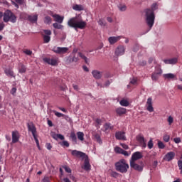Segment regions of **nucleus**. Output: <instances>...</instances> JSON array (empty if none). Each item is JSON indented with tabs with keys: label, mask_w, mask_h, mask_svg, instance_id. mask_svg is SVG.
Segmentation results:
<instances>
[{
	"label": "nucleus",
	"mask_w": 182,
	"mask_h": 182,
	"mask_svg": "<svg viewBox=\"0 0 182 182\" xmlns=\"http://www.w3.org/2000/svg\"><path fill=\"white\" fill-rule=\"evenodd\" d=\"M156 9H157V4L154 3L151 5V9H146L144 10L146 22L149 29H151L154 25V20L156 19V16L154 15V11H156Z\"/></svg>",
	"instance_id": "nucleus-1"
},
{
	"label": "nucleus",
	"mask_w": 182,
	"mask_h": 182,
	"mask_svg": "<svg viewBox=\"0 0 182 182\" xmlns=\"http://www.w3.org/2000/svg\"><path fill=\"white\" fill-rule=\"evenodd\" d=\"M68 25L70 28H74L75 31H77V29H85L87 23L83 20H78L77 17H73L68 21Z\"/></svg>",
	"instance_id": "nucleus-2"
},
{
	"label": "nucleus",
	"mask_w": 182,
	"mask_h": 182,
	"mask_svg": "<svg viewBox=\"0 0 182 182\" xmlns=\"http://www.w3.org/2000/svg\"><path fill=\"white\" fill-rule=\"evenodd\" d=\"M116 171H119V173H127L129 170V164L125 159H121L119 161L115 164Z\"/></svg>",
	"instance_id": "nucleus-3"
},
{
	"label": "nucleus",
	"mask_w": 182,
	"mask_h": 182,
	"mask_svg": "<svg viewBox=\"0 0 182 182\" xmlns=\"http://www.w3.org/2000/svg\"><path fill=\"white\" fill-rule=\"evenodd\" d=\"M3 21L4 22L15 23L16 22V16L11 10H7L4 12Z\"/></svg>",
	"instance_id": "nucleus-4"
},
{
	"label": "nucleus",
	"mask_w": 182,
	"mask_h": 182,
	"mask_svg": "<svg viewBox=\"0 0 182 182\" xmlns=\"http://www.w3.org/2000/svg\"><path fill=\"white\" fill-rule=\"evenodd\" d=\"M77 56L78 55L71 54L70 56L66 57L65 63H67V65H70V63H77V62H79V58Z\"/></svg>",
	"instance_id": "nucleus-5"
},
{
	"label": "nucleus",
	"mask_w": 182,
	"mask_h": 182,
	"mask_svg": "<svg viewBox=\"0 0 182 182\" xmlns=\"http://www.w3.org/2000/svg\"><path fill=\"white\" fill-rule=\"evenodd\" d=\"M136 140L139 143V146L142 147V149H146L147 147V141L144 139V136L139 134L136 136Z\"/></svg>",
	"instance_id": "nucleus-6"
},
{
	"label": "nucleus",
	"mask_w": 182,
	"mask_h": 182,
	"mask_svg": "<svg viewBox=\"0 0 182 182\" xmlns=\"http://www.w3.org/2000/svg\"><path fill=\"white\" fill-rule=\"evenodd\" d=\"M71 154L73 157H78L80 159H82V160L87 156L85 153L77 150L71 151Z\"/></svg>",
	"instance_id": "nucleus-7"
},
{
	"label": "nucleus",
	"mask_w": 182,
	"mask_h": 182,
	"mask_svg": "<svg viewBox=\"0 0 182 182\" xmlns=\"http://www.w3.org/2000/svg\"><path fill=\"white\" fill-rule=\"evenodd\" d=\"M130 167L136 171H143V165H139L134 161H130Z\"/></svg>",
	"instance_id": "nucleus-8"
},
{
	"label": "nucleus",
	"mask_w": 182,
	"mask_h": 182,
	"mask_svg": "<svg viewBox=\"0 0 182 182\" xmlns=\"http://www.w3.org/2000/svg\"><path fill=\"white\" fill-rule=\"evenodd\" d=\"M53 52H55V53H66L68 50H69V48L66 47H53L52 49Z\"/></svg>",
	"instance_id": "nucleus-9"
},
{
	"label": "nucleus",
	"mask_w": 182,
	"mask_h": 182,
	"mask_svg": "<svg viewBox=\"0 0 182 182\" xmlns=\"http://www.w3.org/2000/svg\"><path fill=\"white\" fill-rule=\"evenodd\" d=\"M140 159H143V154L140 151H136L132 154L130 161H137Z\"/></svg>",
	"instance_id": "nucleus-10"
},
{
	"label": "nucleus",
	"mask_w": 182,
	"mask_h": 182,
	"mask_svg": "<svg viewBox=\"0 0 182 182\" xmlns=\"http://www.w3.org/2000/svg\"><path fill=\"white\" fill-rule=\"evenodd\" d=\"M146 110H148V112H150V113L154 112V108L153 107V99H151V97L147 99Z\"/></svg>",
	"instance_id": "nucleus-11"
},
{
	"label": "nucleus",
	"mask_w": 182,
	"mask_h": 182,
	"mask_svg": "<svg viewBox=\"0 0 182 182\" xmlns=\"http://www.w3.org/2000/svg\"><path fill=\"white\" fill-rule=\"evenodd\" d=\"M27 127L28 132H31L33 136L36 135V127H35V124H33V122H28L27 124Z\"/></svg>",
	"instance_id": "nucleus-12"
},
{
	"label": "nucleus",
	"mask_w": 182,
	"mask_h": 182,
	"mask_svg": "<svg viewBox=\"0 0 182 182\" xmlns=\"http://www.w3.org/2000/svg\"><path fill=\"white\" fill-rule=\"evenodd\" d=\"M92 139L93 140H95V141H97V143H99V144H102V138H100V135L99 134L96 133V132L95 131H92Z\"/></svg>",
	"instance_id": "nucleus-13"
},
{
	"label": "nucleus",
	"mask_w": 182,
	"mask_h": 182,
	"mask_svg": "<svg viewBox=\"0 0 182 182\" xmlns=\"http://www.w3.org/2000/svg\"><path fill=\"white\" fill-rule=\"evenodd\" d=\"M122 38H123V36H118L117 37L111 36L108 38V41H109L110 45H114V43H116L117 42H119V41H120V39H122Z\"/></svg>",
	"instance_id": "nucleus-14"
},
{
	"label": "nucleus",
	"mask_w": 182,
	"mask_h": 182,
	"mask_svg": "<svg viewBox=\"0 0 182 182\" xmlns=\"http://www.w3.org/2000/svg\"><path fill=\"white\" fill-rule=\"evenodd\" d=\"M124 46H119L115 49V55L117 56H122V55H124Z\"/></svg>",
	"instance_id": "nucleus-15"
},
{
	"label": "nucleus",
	"mask_w": 182,
	"mask_h": 182,
	"mask_svg": "<svg viewBox=\"0 0 182 182\" xmlns=\"http://www.w3.org/2000/svg\"><path fill=\"white\" fill-rule=\"evenodd\" d=\"M92 75L95 79H102V76H103V73L97 70H92Z\"/></svg>",
	"instance_id": "nucleus-16"
},
{
	"label": "nucleus",
	"mask_w": 182,
	"mask_h": 182,
	"mask_svg": "<svg viewBox=\"0 0 182 182\" xmlns=\"http://www.w3.org/2000/svg\"><path fill=\"white\" fill-rule=\"evenodd\" d=\"M19 141V132L18 131L12 132V143H18Z\"/></svg>",
	"instance_id": "nucleus-17"
},
{
	"label": "nucleus",
	"mask_w": 182,
	"mask_h": 182,
	"mask_svg": "<svg viewBox=\"0 0 182 182\" xmlns=\"http://www.w3.org/2000/svg\"><path fill=\"white\" fill-rule=\"evenodd\" d=\"M178 61V60L177 59V58L165 59L163 60V62H164L166 65H176V63H177Z\"/></svg>",
	"instance_id": "nucleus-18"
},
{
	"label": "nucleus",
	"mask_w": 182,
	"mask_h": 182,
	"mask_svg": "<svg viewBox=\"0 0 182 182\" xmlns=\"http://www.w3.org/2000/svg\"><path fill=\"white\" fill-rule=\"evenodd\" d=\"M85 162H84V170L86 171H89L90 170V163H89V156L87 155L84 158Z\"/></svg>",
	"instance_id": "nucleus-19"
},
{
	"label": "nucleus",
	"mask_w": 182,
	"mask_h": 182,
	"mask_svg": "<svg viewBox=\"0 0 182 182\" xmlns=\"http://www.w3.org/2000/svg\"><path fill=\"white\" fill-rule=\"evenodd\" d=\"M43 62H45L46 63H48V65H51V66H55V65L58 63V62L56 61V60L55 59H50L48 58H44L43 59Z\"/></svg>",
	"instance_id": "nucleus-20"
},
{
	"label": "nucleus",
	"mask_w": 182,
	"mask_h": 182,
	"mask_svg": "<svg viewBox=\"0 0 182 182\" xmlns=\"http://www.w3.org/2000/svg\"><path fill=\"white\" fill-rule=\"evenodd\" d=\"M176 154L173 151L168 152L166 154L164 160L166 161H171L174 159Z\"/></svg>",
	"instance_id": "nucleus-21"
},
{
	"label": "nucleus",
	"mask_w": 182,
	"mask_h": 182,
	"mask_svg": "<svg viewBox=\"0 0 182 182\" xmlns=\"http://www.w3.org/2000/svg\"><path fill=\"white\" fill-rule=\"evenodd\" d=\"M115 137L117 140H126V136H124V132H116Z\"/></svg>",
	"instance_id": "nucleus-22"
},
{
	"label": "nucleus",
	"mask_w": 182,
	"mask_h": 182,
	"mask_svg": "<svg viewBox=\"0 0 182 182\" xmlns=\"http://www.w3.org/2000/svg\"><path fill=\"white\" fill-rule=\"evenodd\" d=\"M4 73L9 77H15V73H14V70H12V69L11 68H6L4 70Z\"/></svg>",
	"instance_id": "nucleus-23"
},
{
	"label": "nucleus",
	"mask_w": 182,
	"mask_h": 182,
	"mask_svg": "<svg viewBox=\"0 0 182 182\" xmlns=\"http://www.w3.org/2000/svg\"><path fill=\"white\" fill-rule=\"evenodd\" d=\"M51 16L54 18V21L58 22V23H63V17L60 16L59 14H52Z\"/></svg>",
	"instance_id": "nucleus-24"
},
{
	"label": "nucleus",
	"mask_w": 182,
	"mask_h": 182,
	"mask_svg": "<svg viewBox=\"0 0 182 182\" xmlns=\"http://www.w3.org/2000/svg\"><path fill=\"white\" fill-rule=\"evenodd\" d=\"M28 21H29V22H31V23H36V22H38V14L33 16L28 15Z\"/></svg>",
	"instance_id": "nucleus-25"
},
{
	"label": "nucleus",
	"mask_w": 182,
	"mask_h": 182,
	"mask_svg": "<svg viewBox=\"0 0 182 182\" xmlns=\"http://www.w3.org/2000/svg\"><path fill=\"white\" fill-rule=\"evenodd\" d=\"M163 73V70L161 69H159V72H156V73H154L151 75V79L152 80H159V76L160 75H161Z\"/></svg>",
	"instance_id": "nucleus-26"
},
{
	"label": "nucleus",
	"mask_w": 182,
	"mask_h": 182,
	"mask_svg": "<svg viewBox=\"0 0 182 182\" xmlns=\"http://www.w3.org/2000/svg\"><path fill=\"white\" fill-rule=\"evenodd\" d=\"M163 77L164 79H167L168 80H170V79H174L176 77V75L173 73L164 74Z\"/></svg>",
	"instance_id": "nucleus-27"
},
{
	"label": "nucleus",
	"mask_w": 182,
	"mask_h": 182,
	"mask_svg": "<svg viewBox=\"0 0 182 182\" xmlns=\"http://www.w3.org/2000/svg\"><path fill=\"white\" fill-rule=\"evenodd\" d=\"M116 113L119 114V116H122V114H126V108L119 107L116 109Z\"/></svg>",
	"instance_id": "nucleus-28"
},
{
	"label": "nucleus",
	"mask_w": 182,
	"mask_h": 182,
	"mask_svg": "<svg viewBox=\"0 0 182 182\" xmlns=\"http://www.w3.org/2000/svg\"><path fill=\"white\" fill-rule=\"evenodd\" d=\"M19 73H25L26 72V67L23 64L20 63L18 67Z\"/></svg>",
	"instance_id": "nucleus-29"
},
{
	"label": "nucleus",
	"mask_w": 182,
	"mask_h": 182,
	"mask_svg": "<svg viewBox=\"0 0 182 182\" xmlns=\"http://www.w3.org/2000/svg\"><path fill=\"white\" fill-rule=\"evenodd\" d=\"M73 9L74 11H84L85 7L82 5L75 4L73 6Z\"/></svg>",
	"instance_id": "nucleus-30"
},
{
	"label": "nucleus",
	"mask_w": 182,
	"mask_h": 182,
	"mask_svg": "<svg viewBox=\"0 0 182 182\" xmlns=\"http://www.w3.org/2000/svg\"><path fill=\"white\" fill-rule=\"evenodd\" d=\"M77 136L78 140H80L81 141H83L85 140V134L82 132H77Z\"/></svg>",
	"instance_id": "nucleus-31"
},
{
	"label": "nucleus",
	"mask_w": 182,
	"mask_h": 182,
	"mask_svg": "<svg viewBox=\"0 0 182 182\" xmlns=\"http://www.w3.org/2000/svg\"><path fill=\"white\" fill-rule=\"evenodd\" d=\"M44 23L46 25H50V23H52V18L49 16L44 17Z\"/></svg>",
	"instance_id": "nucleus-32"
},
{
	"label": "nucleus",
	"mask_w": 182,
	"mask_h": 182,
	"mask_svg": "<svg viewBox=\"0 0 182 182\" xmlns=\"http://www.w3.org/2000/svg\"><path fill=\"white\" fill-rule=\"evenodd\" d=\"M78 56H80V58L81 59H82V60H84L85 62V63H89L87 57H86L85 55H83V53L78 52Z\"/></svg>",
	"instance_id": "nucleus-33"
},
{
	"label": "nucleus",
	"mask_w": 182,
	"mask_h": 182,
	"mask_svg": "<svg viewBox=\"0 0 182 182\" xmlns=\"http://www.w3.org/2000/svg\"><path fill=\"white\" fill-rule=\"evenodd\" d=\"M70 139H72V141H74V143H77V138L76 137V134L75 132H72L70 133Z\"/></svg>",
	"instance_id": "nucleus-34"
},
{
	"label": "nucleus",
	"mask_w": 182,
	"mask_h": 182,
	"mask_svg": "<svg viewBox=\"0 0 182 182\" xmlns=\"http://www.w3.org/2000/svg\"><path fill=\"white\" fill-rule=\"evenodd\" d=\"M119 103L121 106H124V107H127V106H129V101L127 100H122Z\"/></svg>",
	"instance_id": "nucleus-35"
},
{
	"label": "nucleus",
	"mask_w": 182,
	"mask_h": 182,
	"mask_svg": "<svg viewBox=\"0 0 182 182\" xmlns=\"http://www.w3.org/2000/svg\"><path fill=\"white\" fill-rule=\"evenodd\" d=\"M53 26L55 28V29H63V26L62 24H59L58 23H54Z\"/></svg>",
	"instance_id": "nucleus-36"
},
{
	"label": "nucleus",
	"mask_w": 182,
	"mask_h": 182,
	"mask_svg": "<svg viewBox=\"0 0 182 182\" xmlns=\"http://www.w3.org/2000/svg\"><path fill=\"white\" fill-rule=\"evenodd\" d=\"M33 139H34V140L36 143V146H37L38 150H41V146L39 145V140L38 139V136H36V134L33 135Z\"/></svg>",
	"instance_id": "nucleus-37"
},
{
	"label": "nucleus",
	"mask_w": 182,
	"mask_h": 182,
	"mask_svg": "<svg viewBox=\"0 0 182 182\" xmlns=\"http://www.w3.org/2000/svg\"><path fill=\"white\" fill-rule=\"evenodd\" d=\"M118 8H119V11H121V12H124V11H126V9H127V7L124 4H120L118 6Z\"/></svg>",
	"instance_id": "nucleus-38"
},
{
	"label": "nucleus",
	"mask_w": 182,
	"mask_h": 182,
	"mask_svg": "<svg viewBox=\"0 0 182 182\" xmlns=\"http://www.w3.org/2000/svg\"><path fill=\"white\" fill-rule=\"evenodd\" d=\"M114 151L118 154H122V153L123 152V149L119 146H116L114 148Z\"/></svg>",
	"instance_id": "nucleus-39"
},
{
	"label": "nucleus",
	"mask_w": 182,
	"mask_h": 182,
	"mask_svg": "<svg viewBox=\"0 0 182 182\" xmlns=\"http://www.w3.org/2000/svg\"><path fill=\"white\" fill-rule=\"evenodd\" d=\"M98 24L100 25V26H107V23L105 21H103V19H100L98 21Z\"/></svg>",
	"instance_id": "nucleus-40"
},
{
	"label": "nucleus",
	"mask_w": 182,
	"mask_h": 182,
	"mask_svg": "<svg viewBox=\"0 0 182 182\" xmlns=\"http://www.w3.org/2000/svg\"><path fill=\"white\" fill-rule=\"evenodd\" d=\"M43 41L45 43H49V42L50 41V36H43Z\"/></svg>",
	"instance_id": "nucleus-41"
},
{
	"label": "nucleus",
	"mask_w": 182,
	"mask_h": 182,
	"mask_svg": "<svg viewBox=\"0 0 182 182\" xmlns=\"http://www.w3.org/2000/svg\"><path fill=\"white\" fill-rule=\"evenodd\" d=\"M60 146L63 147H69L70 144L68 141H63L62 142L60 143Z\"/></svg>",
	"instance_id": "nucleus-42"
},
{
	"label": "nucleus",
	"mask_w": 182,
	"mask_h": 182,
	"mask_svg": "<svg viewBox=\"0 0 182 182\" xmlns=\"http://www.w3.org/2000/svg\"><path fill=\"white\" fill-rule=\"evenodd\" d=\"M53 113H54L55 116H57V117H63V116H65V114H63L60 112H58L57 111H53Z\"/></svg>",
	"instance_id": "nucleus-43"
},
{
	"label": "nucleus",
	"mask_w": 182,
	"mask_h": 182,
	"mask_svg": "<svg viewBox=\"0 0 182 182\" xmlns=\"http://www.w3.org/2000/svg\"><path fill=\"white\" fill-rule=\"evenodd\" d=\"M164 141H166V143H168V141H170V135L165 134L164 136Z\"/></svg>",
	"instance_id": "nucleus-44"
},
{
	"label": "nucleus",
	"mask_w": 182,
	"mask_h": 182,
	"mask_svg": "<svg viewBox=\"0 0 182 182\" xmlns=\"http://www.w3.org/2000/svg\"><path fill=\"white\" fill-rule=\"evenodd\" d=\"M158 147L159 149H164L166 146H164V144L161 141H158Z\"/></svg>",
	"instance_id": "nucleus-45"
},
{
	"label": "nucleus",
	"mask_w": 182,
	"mask_h": 182,
	"mask_svg": "<svg viewBox=\"0 0 182 182\" xmlns=\"http://www.w3.org/2000/svg\"><path fill=\"white\" fill-rule=\"evenodd\" d=\"M43 33L46 36H50V35H52V31L50 30H43Z\"/></svg>",
	"instance_id": "nucleus-46"
},
{
	"label": "nucleus",
	"mask_w": 182,
	"mask_h": 182,
	"mask_svg": "<svg viewBox=\"0 0 182 182\" xmlns=\"http://www.w3.org/2000/svg\"><path fill=\"white\" fill-rule=\"evenodd\" d=\"M79 50L77 48H74L71 55H75V56H78V53H79Z\"/></svg>",
	"instance_id": "nucleus-47"
},
{
	"label": "nucleus",
	"mask_w": 182,
	"mask_h": 182,
	"mask_svg": "<svg viewBox=\"0 0 182 182\" xmlns=\"http://www.w3.org/2000/svg\"><path fill=\"white\" fill-rule=\"evenodd\" d=\"M154 144H153V139H150L148 142V149H151V148L153 147Z\"/></svg>",
	"instance_id": "nucleus-48"
},
{
	"label": "nucleus",
	"mask_w": 182,
	"mask_h": 182,
	"mask_svg": "<svg viewBox=\"0 0 182 182\" xmlns=\"http://www.w3.org/2000/svg\"><path fill=\"white\" fill-rule=\"evenodd\" d=\"M105 130H109V129H113V127L110 126V124H105L104 126Z\"/></svg>",
	"instance_id": "nucleus-49"
},
{
	"label": "nucleus",
	"mask_w": 182,
	"mask_h": 182,
	"mask_svg": "<svg viewBox=\"0 0 182 182\" xmlns=\"http://www.w3.org/2000/svg\"><path fill=\"white\" fill-rule=\"evenodd\" d=\"M51 136L53 137V139H54V140H58V134L55 132H51Z\"/></svg>",
	"instance_id": "nucleus-50"
},
{
	"label": "nucleus",
	"mask_w": 182,
	"mask_h": 182,
	"mask_svg": "<svg viewBox=\"0 0 182 182\" xmlns=\"http://www.w3.org/2000/svg\"><path fill=\"white\" fill-rule=\"evenodd\" d=\"M60 139V140H65V136L60 134H58L57 135V139Z\"/></svg>",
	"instance_id": "nucleus-51"
},
{
	"label": "nucleus",
	"mask_w": 182,
	"mask_h": 182,
	"mask_svg": "<svg viewBox=\"0 0 182 182\" xmlns=\"http://www.w3.org/2000/svg\"><path fill=\"white\" fill-rule=\"evenodd\" d=\"M63 168L67 173H72V170L70 169V168L68 166H63Z\"/></svg>",
	"instance_id": "nucleus-52"
},
{
	"label": "nucleus",
	"mask_w": 182,
	"mask_h": 182,
	"mask_svg": "<svg viewBox=\"0 0 182 182\" xmlns=\"http://www.w3.org/2000/svg\"><path fill=\"white\" fill-rule=\"evenodd\" d=\"M122 154H123L124 156H125L127 157H129V156H130V152L129 154V152H127V151L123 150Z\"/></svg>",
	"instance_id": "nucleus-53"
},
{
	"label": "nucleus",
	"mask_w": 182,
	"mask_h": 182,
	"mask_svg": "<svg viewBox=\"0 0 182 182\" xmlns=\"http://www.w3.org/2000/svg\"><path fill=\"white\" fill-rule=\"evenodd\" d=\"M122 147L124 149V150H129V146L126 144H121Z\"/></svg>",
	"instance_id": "nucleus-54"
},
{
	"label": "nucleus",
	"mask_w": 182,
	"mask_h": 182,
	"mask_svg": "<svg viewBox=\"0 0 182 182\" xmlns=\"http://www.w3.org/2000/svg\"><path fill=\"white\" fill-rule=\"evenodd\" d=\"M131 85H136V83H137V80L136 78H133L131 81H130Z\"/></svg>",
	"instance_id": "nucleus-55"
},
{
	"label": "nucleus",
	"mask_w": 182,
	"mask_h": 182,
	"mask_svg": "<svg viewBox=\"0 0 182 182\" xmlns=\"http://www.w3.org/2000/svg\"><path fill=\"white\" fill-rule=\"evenodd\" d=\"M178 166L179 167V170H182V161L181 160H179L178 161Z\"/></svg>",
	"instance_id": "nucleus-56"
},
{
	"label": "nucleus",
	"mask_w": 182,
	"mask_h": 182,
	"mask_svg": "<svg viewBox=\"0 0 182 182\" xmlns=\"http://www.w3.org/2000/svg\"><path fill=\"white\" fill-rule=\"evenodd\" d=\"M168 122L169 124H171V123H173V119L172 118L171 116H169V117H168Z\"/></svg>",
	"instance_id": "nucleus-57"
},
{
	"label": "nucleus",
	"mask_w": 182,
	"mask_h": 182,
	"mask_svg": "<svg viewBox=\"0 0 182 182\" xmlns=\"http://www.w3.org/2000/svg\"><path fill=\"white\" fill-rule=\"evenodd\" d=\"M10 92L13 95H15V93H16V87H13Z\"/></svg>",
	"instance_id": "nucleus-58"
},
{
	"label": "nucleus",
	"mask_w": 182,
	"mask_h": 182,
	"mask_svg": "<svg viewBox=\"0 0 182 182\" xmlns=\"http://www.w3.org/2000/svg\"><path fill=\"white\" fill-rule=\"evenodd\" d=\"M46 146L48 150H51L52 149V145L50 144V143H47L46 144Z\"/></svg>",
	"instance_id": "nucleus-59"
},
{
	"label": "nucleus",
	"mask_w": 182,
	"mask_h": 182,
	"mask_svg": "<svg viewBox=\"0 0 182 182\" xmlns=\"http://www.w3.org/2000/svg\"><path fill=\"white\" fill-rule=\"evenodd\" d=\"M173 141H175L176 144H178L181 142V139L180 138H175L173 139Z\"/></svg>",
	"instance_id": "nucleus-60"
},
{
	"label": "nucleus",
	"mask_w": 182,
	"mask_h": 182,
	"mask_svg": "<svg viewBox=\"0 0 182 182\" xmlns=\"http://www.w3.org/2000/svg\"><path fill=\"white\" fill-rule=\"evenodd\" d=\"M4 28H5V24L4 23H0V32L1 31H4Z\"/></svg>",
	"instance_id": "nucleus-61"
},
{
	"label": "nucleus",
	"mask_w": 182,
	"mask_h": 182,
	"mask_svg": "<svg viewBox=\"0 0 182 182\" xmlns=\"http://www.w3.org/2000/svg\"><path fill=\"white\" fill-rule=\"evenodd\" d=\"M24 53H26V55H32V51L30 50H24Z\"/></svg>",
	"instance_id": "nucleus-62"
},
{
	"label": "nucleus",
	"mask_w": 182,
	"mask_h": 182,
	"mask_svg": "<svg viewBox=\"0 0 182 182\" xmlns=\"http://www.w3.org/2000/svg\"><path fill=\"white\" fill-rule=\"evenodd\" d=\"M16 4H19V5L23 4V0H15Z\"/></svg>",
	"instance_id": "nucleus-63"
},
{
	"label": "nucleus",
	"mask_w": 182,
	"mask_h": 182,
	"mask_svg": "<svg viewBox=\"0 0 182 182\" xmlns=\"http://www.w3.org/2000/svg\"><path fill=\"white\" fill-rule=\"evenodd\" d=\"M112 177H117L119 176V173H117V172H112Z\"/></svg>",
	"instance_id": "nucleus-64"
}]
</instances>
